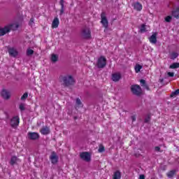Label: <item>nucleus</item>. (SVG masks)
I'll return each mask as SVG.
<instances>
[{"instance_id":"obj_20","label":"nucleus","mask_w":179,"mask_h":179,"mask_svg":"<svg viewBox=\"0 0 179 179\" xmlns=\"http://www.w3.org/2000/svg\"><path fill=\"white\" fill-rule=\"evenodd\" d=\"M179 54L177 52H173L170 54V58L171 59H176L177 57H178Z\"/></svg>"},{"instance_id":"obj_31","label":"nucleus","mask_w":179,"mask_h":179,"mask_svg":"<svg viewBox=\"0 0 179 179\" xmlns=\"http://www.w3.org/2000/svg\"><path fill=\"white\" fill-rule=\"evenodd\" d=\"M98 152H99V153L104 152V147L103 145L99 146Z\"/></svg>"},{"instance_id":"obj_25","label":"nucleus","mask_w":179,"mask_h":179,"mask_svg":"<svg viewBox=\"0 0 179 179\" xmlns=\"http://www.w3.org/2000/svg\"><path fill=\"white\" fill-rule=\"evenodd\" d=\"M140 30L142 33H143L145 31H148V26H146L145 24H142Z\"/></svg>"},{"instance_id":"obj_14","label":"nucleus","mask_w":179,"mask_h":179,"mask_svg":"<svg viewBox=\"0 0 179 179\" xmlns=\"http://www.w3.org/2000/svg\"><path fill=\"white\" fill-rule=\"evenodd\" d=\"M59 26V20L57 17H55L52 23V28L57 29Z\"/></svg>"},{"instance_id":"obj_33","label":"nucleus","mask_w":179,"mask_h":179,"mask_svg":"<svg viewBox=\"0 0 179 179\" xmlns=\"http://www.w3.org/2000/svg\"><path fill=\"white\" fill-rule=\"evenodd\" d=\"M165 20L166 22H171V16L169 15V16L166 17Z\"/></svg>"},{"instance_id":"obj_7","label":"nucleus","mask_w":179,"mask_h":179,"mask_svg":"<svg viewBox=\"0 0 179 179\" xmlns=\"http://www.w3.org/2000/svg\"><path fill=\"white\" fill-rule=\"evenodd\" d=\"M10 124L13 128H17V125H19V116L13 117Z\"/></svg>"},{"instance_id":"obj_22","label":"nucleus","mask_w":179,"mask_h":179,"mask_svg":"<svg viewBox=\"0 0 179 179\" xmlns=\"http://www.w3.org/2000/svg\"><path fill=\"white\" fill-rule=\"evenodd\" d=\"M172 15H173V16H174V17H176V19H178V17H179V9L177 8L176 10H173L172 12Z\"/></svg>"},{"instance_id":"obj_32","label":"nucleus","mask_w":179,"mask_h":179,"mask_svg":"<svg viewBox=\"0 0 179 179\" xmlns=\"http://www.w3.org/2000/svg\"><path fill=\"white\" fill-rule=\"evenodd\" d=\"M27 93H24L22 96L21 97V100H26V99H27Z\"/></svg>"},{"instance_id":"obj_37","label":"nucleus","mask_w":179,"mask_h":179,"mask_svg":"<svg viewBox=\"0 0 179 179\" xmlns=\"http://www.w3.org/2000/svg\"><path fill=\"white\" fill-rule=\"evenodd\" d=\"M140 83H141V85H142V86H143V85H145V83L144 80H141Z\"/></svg>"},{"instance_id":"obj_17","label":"nucleus","mask_w":179,"mask_h":179,"mask_svg":"<svg viewBox=\"0 0 179 179\" xmlns=\"http://www.w3.org/2000/svg\"><path fill=\"white\" fill-rule=\"evenodd\" d=\"M42 135H48L50 134V129L48 127H43L41 130Z\"/></svg>"},{"instance_id":"obj_26","label":"nucleus","mask_w":179,"mask_h":179,"mask_svg":"<svg viewBox=\"0 0 179 179\" xmlns=\"http://www.w3.org/2000/svg\"><path fill=\"white\" fill-rule=\"evenodd\" d=\"M76 104L78 106V107H83V105L82 104V102L80 101V99H77L76 101Z\"/></svg>"},{"instance_id":"obj_8","label":"nucleus","mask_w":179,"mask_h":179,"mask_svg":"<svg viewBox=\"0 0 179 179\" xmlns=\"http://www.w3.org/2000/svg\"><path fill=\"white\" fill-rule=\"evenodd\" d=\"M101 24H103V27L107 29L108 27V21L107 20V17H106V13H101Z\"/></svg>"},{"instance_id":"obj_24","label":"nucleus","mask_w":179,"mask_h":179,"mask_svg":"<svg viewBox=\"0 0 179 179\" xmlns=\"http://www.w3.org/2000/svg\"><path fill=\"white\" fill-rule=\"evenodd\" d=\"M169 68H170L171 69H177V68H179V63H177V62L173 63V64L169 66Z\"/></svg>"},{"instance_id":"obj_27","label":"nucleus","mask_w":179,"mask_h":179,"mask_svg":"<svg viewBox=\"0 0 179 179\" xmlns=\"http://www.w3.org/2000/svg\"><path fill=\"white\" fill-rule=\"evenodd\" d=\"M176 174V171H171L169 173H167V176L169 178H171Z\"/></svg>"},{"instance_id":"obj_15","label":"nucleus","mask_w":179,"mask_h":179,"mask_svg":"<svg viewBox=\"0 0 179 179\" xmlns=\"http://www.w3.org/2000/svg\"><path fill=\"white\" fill-rule=\"evenodd\" d=\"M1 96L3 97V99H8L9 97H10V93H9V92H8L6 90H3L1 91Z\"/></svg>"},{"instance_id":"obj_30","label":"nucleus","mask_w":179,"mask_h":179,"mask_svg":"<svg viewBox=\"0 0 179 179\" xmlns=\"http://www.w3.org/2000/svg\"><path fill=\"white\" fill-rule=\"evenodd\" d=\"M178 94H179V90H176L174 92L171 94V97H173V96H177Z\"/></svg>"},{"instance_id":"obj_16","label":"nucleus","mask_w":179,"mask_h":179,"mask_svg":"<svg viewBox=\"0 0 179 179\" xmlns=\"http://www.w3.org/2000/svg\"><path fill=\"white\" fill-rule=\"evenodd\" d=\"M28 136L29 139H32V140L38 139L39 138L38 134L36 132L29 133Z\"/></svg>"},{"instance_id":"obj_23","label":"nucleus","mask_w":179,"mask_h":179,"mask_svg":"<svg viewBox=\"0 0 179 179\" xmlns=\"http://www.w3.org/2000/svg\"><path fill=\"white\" fill-rule=\"evenodd\" d=\"M51 61L52 62H57V61H58V55L52 54L51 56Z\"/></svg>"},{"instance_id":"obj_2","label":"nucleus","mask_w":179,"mask_h":179,"mask_svg":"<svg viewBox=\"0 0 179 179\" xmlns=\"http://www.w3.org/2000/svg\"><path fill=\"white\" fill-rule=\"evenodd\" d=\"M81 37L83 38L89 39L92 37V32L90 28H83L81 31Z\"/></svg>"},{"instance_id":"obj_9","label":"nucleus","mask_w":179,"mask_h":179,"mask_svg":"<svg viewBox=\"0 0 179 179\" xmlns=\"http://www.w3.org/2000/svg\"><path fill=\"white\" fill-rule=\"evenodd\" d=\"M150 42L152 44H156L157 43V32L154 33L150 38Z\"/></svg>"},{"instance_id":"obj_36","label":"nucleus","mask_w":179,"mask_h":179,"mask_svg":"<svg viewBox=\"0 0 179 179\" xmlns=\"http://www.w3.org/2000/svg\"><path fill=\"white\" fill-rule=\"evenodd\" d=\"M145 122H149V121H150V117L148 116L145 120Z\"/></svg>"},{"instance_id":"obj_39","label":"nucleus","mask_w":179,"mask_h":179,"mask_svg":"<svg viewBox=\"0 0 179 179\" xmlns=\"http://www.w3.org/2000/svg\"><path fill=\"white\" fill-rule=\"evenodd\" d=\"M139 179H145V176L141 175Z\"/></svg>"},{"instance_id":"obj_18","label":"nucleus","mask_w":179,"mask_h":179,"mask_svg":"<svg viewBox=\"0 0 179 179\" xmlns=\"http://www.w3.org/2000/svg\"><path fill=\"white\" fill-rule=\"evenodd\" d=\"M19 162H20V159H17V157H13L10 159V164H16V163H19Z\"/></svg>"},{"instance_id":"obj_21","label":"nucleus","mask_w":179,"mask_h":179,"mask_svg":"<svg viewBox=\"0 0 179 179\" xmlns=\"http://www.w3.org/2000/svg\"><path fill=\"white\" fill-rule=\"evenodd\" d=\"M142 68H143V67L142 66V65L136 64V66H135V67H134L136 73H138V72H141V69H142Z\"/></svg>"},{"instance_id":"obj_40","label":"nucleus","mask_w":179,"mask_h":179,"mask_svg":"<svg viewBox=\"0 0 179 179\" xmlns=\"http://www.w3.org/2000/svg\"><path fill=\"white\" fill-rule=\"evenodd\" d=\"M133 121H135V117H133Z\"/></svg>"},{"instance_id":"obj_6","label":"nucleus","mask_w":179,"mask_h":179,"mask_svg":"<svg viewBox=\"0 0 179 179\" xmlns=\"http://www.w3.org/2000/svg\"><path fill=\"white\" fill-rule=\"evenodd\" d=\"M63 83L64 85H66V86L72 85V83H73V78L71 76H65L63 78Z\"/></svg>"},{"instance_id":"obj_10","label":"nucleus","mask_w":179,"mask_h":179,"mask_svg":"<svg viewBox=\"0 0 179 179\" xmlns=\"http://www.w3.org/2000/svg\"><path fill=\"white\" fill-rule=\"evenodd\" d=\"M8 53L11 57H17V50L15 48H10L8 49Z\"/></svg>"},{"instance_id":"obj_35","label":"nucleus","mask_w":179,"mask_h":179,"mask_svg":"<svg viewBox=\"0 0 179 179\" xmlns=\"http://www.w3.org/2000/svg\"><path fill=\"white\" fill-rule=\"evenodd\" d=\"M34 23V19L31 18L29 21L30 26H33V24Z\"/></svg>"},{"instance_id":"obj_28","label":"nucleus","mask_w":179,"mask_h":179,"mask_svg":"<svg viewBox=\"0 0 179 179\" xmlns=\"http://www.w3.org/2000/svg\"><path fill=\"white\" fill-rule=\"evenodd\" d=\"M34 51H33V50L31 49H27V55H33Z\"/></svg>"},{"instance_id":"obj_5","label":"nucleus","mask_w":179,"mask_h":179,"mask_svg":"<svg viewBox=\"0 0 179 179\" xmlns=\"http://www.w3.org/2000/svg\"><path fill=\"white\" fill-rule=\"evenodd\" d=\"M107 64V59L104 57L98 59L97 66L99 68H104Z\"/></svg>"},{"instance_id":"obj_11","label":"nucleus","mask_w":179,"mask_h":179,"mask_svg":"<svg viewBox=\"0 0 179 179\" xmlns=\"http://www.w3.org/2000/svg\"><path fill=\"white\" fill-rule=\"evenodd\" d=\"M121 79V73H115L112 74V80L113 82H118Z\"/></svg>"},{"instance_id":"obj_38","label":"nucleus","mask_w":179,"mask_h":179,"mask_svg":"<svg viewBox=\"0 0 179 179\" xmlns=\"http://www.w3.org/2000/svg\"><path fill=\"white\" fill-rule=\"evenodd\" d=\"M156 152H160V147H155Z\"/></svg>"},{"instance_id":"obj_3","label":"nucleus","mask_w":179,"mask_h":179,"mask_svg":"<svg viewBox=\"0 0 179 179\" xmlns=\"http://www.w3.org/2000/svg\"><path fill=\"white\" fill-rule=\"evenodd\" d=\"M80 157L85 162H89L92 160V155L87 152H81L80 154Z\"/></svg>"},{"instance_id":"obj_12","label":"nucleus","mask_w":179,"mask_h":179,"mask_svg":"<svg viewBox=\"0 0 179 179\" xmlns=\"http://www.w3.org/2000/svg\"><path fill=\"white\" fill-rule=\"evenodd\" d=\"M133 7L135 10H138V12H141V10H142L143 9L142 4L139 2H136L133 3Z\"/></svg>"},{"instance_id":"obj_1","label":"nucleus","mask_w":179,"mask_h":179,"mask_svg":"<svg viewBox=\"0 0 179 179\" xmlns=\"http://www.w3.org/2000/svg\"><path fill=\"white\" fill-rule=\"evenodd\" d=\"M19 27L17 24H10L6 25L5 27H0V36H5L6 33H9L10 30H16Z\"/></svg>"},{"instance_id":"obj_34","label":"nucleus","mask_w":179,"mask_h":179,"mask_svg":"<svg viewBox=\"0 0 179 179\" xmlns=\"http://www.w3.org/2000/svg\"><path fill=\"white\" fill-rule=\"evenodd\" d=\"M168 76H169L170 78H173L174 76V73L173 72H168L167 73Z\"/></svg>"},{"instance_id":"obj_13","label":"nucleus","mask_w":179,"mask_h":179,"mask_svg":"<svg viewBox=\"0 0 179 179\" xmlns=\"http://www.w3.org/2000/svg\"><path fill=\"white\" fill-rule=\"evenodd\" d=\"M50 160L53 164H55L58 162V157L55 152H52L50 156Z\"/></svg>"},{"instance_id":"obj_29","label":"nucleus","mask_w":179,"mask_h":179,"mask_svg":"<svg viewBox=\"0 0 179 179\" xmlns=\"http://www.w3.org/2000/svg\"><path fill=\"white\" fill-rule=\"evenodd\" d=\"M24 108H26V106L24 103H21L20 105V110L21 111H23V110H24Z\"/></svg>"},{"instance_id":"obj_4","label":"nucleus","mask_w":179,"mask_h":179,"mask_svg":"<svg viewBox=\"0 0 179 179\" xmlns=\"http://www.w3.org/2000/svg\"><path fill=\"white\" fill-rule=\"evenodd\" d=\"M131 92L134 94L139 96V94H142V89L141 88V86L134 85L131 86Z\"/></svg>"},{"instance_id":"obj_19","label":"nucleus","mask_w":179,"mask_h":179,"mask_svg":"<svg viewBox=\"0 0 179 179\" xmlns=\"http://www.w3.org/2000/svg\"><path fill=\"white\" fill-rule=\"evenodd\" d=\"M113 179H121V172L117 171L113 174Z\"/></svg>"}]
</instances>
